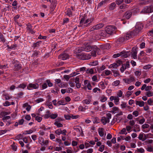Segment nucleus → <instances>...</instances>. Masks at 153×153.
<instances>
[{
  "label": "nucleus",
  "instance_id": "1",
  "mask_svg": "<svg viewBox=\"0 0 153 153\" xmlns=\"http://www.w3.org/2000/svg\"><path fill=\"white\" fill-rule=\"evenodd\" d=\"M92 49L96 50L97 51L100 50V49L97 46L93 45L89 43L85 44L82 47H79L76 49V51L78 53L83 51L89 52Z\"/></svg>",
  "mask_w": 153,
  "mask_h": 153
},
{
  "label": "nucleus",
  "instance_id": "2",
  "mask_svg": "<svg viewBox=\"0 0 153 153\" xmlns=\"http://www.w3.org/2000/svg\"><path fill=\"white\" fill-rule=\"evenodd\" d=\"M134 32L133 31L128 32L127 33L125 36L124 37L120 38H119V41L120 42H123L125 40H128L129 39L136 36Z\"/></svg>",
  "mask_w": 153,
  "mask_h": 153
},
{
  "label": "nucleus",
  "instance_id": "3",
  "mask_svg": "<svg viewBox=\"0 0 153 153\" xmlns=\"http://www.w3.org/2000/svg\"><path fill=\"white\" fill-rule=\"evenodd\" d=\"M92 19H86L83 18L80 22V25L82 27H87L93 21Z\"/></svg>",
  "mask_w": 153,
  "mask_h": 153
},
{
  "label": "nucleus",
  "instance_id": "4",
  "mask_svg": "<svg viewBox=\"0 0 153 153\" xmlns=\"http://www.w3.org/2000/svg\"><path fill=\"white\" fill-rule=\"evenodd\" d=\"M143 27V25L142 23L138 22L137 23L135 28L133 31L134 32L135 34L137 36L140 32L142 29Z\"/></svg>",
  "mask_w": 153,
  "mask_h": 153
},
{
  "label": "nucleus",
  "instance_id": "5",
  "mask_svg": "<svg viewBox=\"0 0 153 153\" xmlns=\"http://www.w3.org/2000/svg\"><path fill=\"white\" fill-rule=\"evenodd\" d=\"M116 27L112 25L108 26L105 28V32L108 34L112 35L114 32Z\"/></svg>",
  "mask_w": 153,
  "mask_h": 153
},
{
  "label": "nucleus",
  "instance_id": "6",
  "mask_svg": "<svg viewBox=\"0 0 153 153\" xmlns=\"http://www.w3.org/2000/svg\"><path fill=\"white\" fill-rule=\"evenodd\" d=\"M153 12V7L152 5L150 6H146L144 7L141 11L143 13H149Z\"/></svg>",
  "mask_w": 153,
  "mask_h": 153
},
{
  "label": "nucleus",
  "instance_id": "7",
  "mask_svg": "<svg viewBox=\"0 0 153 153\" xmlns=\"http://www.w3.org/2000/svg\"><path fill=\"white\" fill-rule=\"evenodd\" d=\"M77 57L79 59L84 60L89 59L91 58V56L90 54H82L80 53L77 54Z\"/></svg>",
  "mask_w": 153,
  "mask_h": 153
},
{
  "label": "nucleus",
  "instance_id": "8",
  "mask_svg": "<svg viewBox=\"0 0 153 153\" xmlns=\"http://www.w3.org/2000/svg\"><path fill=\"white\" fill-rule=\"evenodd\" d=\"M8 114L6 112H2L0 114V116H3L4 117L2 118V120L4 122H6L9 121L10 119V117L9 116H6Z\"/></svg>",
  "mask_w": 153,
  "mask_h": 153
},
{
  "label": "nucleus",
  "instance_id": "9",
  "mask_svg": "<svg viewBox=\"0 0 153 153\" xmlns=\"http://www.w3.org/2000/svg\"><path fill=\"white\" fill-rule=\"evenodd\" d=\"M128 56V55L127 53L125 51H123L120 52V53L114 54L113 55V57L114 58H116L120 56H121V57L126 58Z\"/></svg>",
  "mask_w": 153,
  "mask_h": 153
},
{
  "label": "nucleus",
  "instance_id": "10",
  "mask_svg": "<svg viewBox=\"0 0 153 153\" xmlns=\"http://www.w3.org/2000/svg\"><path fill=\"white\" fill-rule=\"evenodd\" d=\"M39 85L37 83H30L27 86V88L29 90H32L33 89L38 88Z\"/></svg>",
  "mask_w": 153,
  "mask_h": 153
},
{
  "label": "nucleus",
  "instance_id": "11",
  "mask_svg": "<svg viewBox=\"0 0 153 153\" xmlns=\"http://www.w3.org/2000/svg\"><path fill=\"white\" fill-rule=\"evenodd\" d=\"M123 81L126 83L129 84L131 82L135 81V79L134 77L131 76L128 78H124Z\"/></svg>",
  "mask_w": 153,
  "mask_h": 153
},
{
  "label": "nucleus",
  "instance_id": "12",
  "mask_svg": "<svg viewBox=\"0 0 153 153\" xmlns=\"http://www.w3.org/2000/svg\"><path fill=\"white\" fill-rule=\"evenodd\" d=\"M98 133L100 137L105 136L106 134L104 129L103 128H99L98 130Z\"/></svg>",
  "mask_w": 153,
  "mask_h": 153
},
{
  "label": "nucleus",
  "instance_id": "13",
  "mask_svg": "<svg viewBox=\"0 0 153 153\" xmlns=\"http://www.w3.org/2000/svg\"><path fill=\"white\" fill-rule=\"evenodd\" d=\"M107 85L108 83L106 82L101 81L98 84L99 87L102 90L104 89L105 88L106 86Z\"/></svg>",
  "mask_w": 153,
  "mask_h": 153
},
{
  "label": "nucleus",
  "instance_id": "14",
  "mask_svg": "<svg viewBox=\"0 0 153 153\" xmlns=\"http://www.w3.org/2000/svg\"><path fill=\"white\" fill-rule=\"evenodd\" d=\"M137 48H133L131 52V56L134 59L137 58Z\"/></svg>",
  "mask_w": 153,
  "mask_h": 153
},
{
  "label": "nucleus",
  "instance_id": "15",
  "mask_svg": "<svg viewBox=\"0 0 153 153\" xmlns=\"http://www.w3.org/2000/svg\"><path fill=\"white\" fill-rule=\"evenodd\" d=\"M104 26V24L103 23H100L97 25L94 26L91 29V30H96L100 29Z\"/></svg>",
  "mask_w": 153,
  "mask_h": 153
},
{
  "label": "nucleus",
  "instance_id": "16",
  "mask_svg": "<svg viewBox=\"0 0 153 153\" xmlns=\"http://www.w3.org/2000/svg\"><path fill=\"white\" fill-rule=\"evenodd\" d=\"M31 116L32 117L35 118V120H37L38 122H40L42 120V118L41 117L38 116H36V114L35 113L32 114Z\"/></svg>",
  "mask_w": 153,
  "mask_h": 153
},
{
  "label": "nucleus",
  "instance_id": "17",
  "mask_svg": "<svg viewBox=\"0 0 153 153\" xmlns=\"http://www.w3.org/2000/svg\"><path fill=\"white\" fill-rule=\"evenodd\" d=\"M146 135L143 133L141 132L139 134L138 138L140 140L144 141L146 139V136H145Z\"/></svg>",
  "mask_w": 153,
  "mask_h": 153
},
{
  "label": "nucleus",
  "instance_id": "18",
  "mask_svg": "<svg viewBox=\"0 0 153 153\" xmlns=\"http://www.w3.org/2000/svg\"><path fill=\"white\" fill-rule=\"evenodd\" d=\"M59 57L62 60H65L68 58V54L63 53L60 55Z\"/></svg>",
  "mask_w": 153,
  "mask_h": 153
},
{
  "label": "nucleus",
  "instance_id": "19",
  "mask_svg": "<svg viewBox=\"0 0 153 153\" xmlns=\"http://www.w3.org/2000/svg\"><path fill=\"white\" fill-rule=\"evenodd\" d=\"M132 15V12L131 11H128L126 12L124 16V17L126 19H129L131 16Z\"/></svg>",
  "mask_w": 153,
  "mask_h": 153
},
{
  "label": "nucleus",
  "instance_id": "20",
  "mask_svg": "<svg viewBox=\"0 0 153 153\" xmlns=\"http://www.w3.org/2000/svg\"><path fill=\"white\" fill-rule=\"evenodd\" d=\"M54 125H56L57 127H61L63 126V125L62 124L58 119H56L54 123Z\"/></svg>",
  "mask_w": 153,
  "mask_h": 153
},
{
  "label": "nucleus",
  "instance_id": "21",
  "mask_svg": "<svg viewBox=\"0 0 153 153\" xmlns=\"http://www.w3.org/2000/svg\"><path fill=\"white\" fill-rule=\"evenodd\" d=\"M101 121L103 125H105L106 123H108L109 122L108 119H107L105 117H102Z\"/></svg>",
  "mask_w": 153,
  "mask_h": 153
},
{
  "label": "nucleus",
  "instance_id": "22",
  "mask_svg": "<svg viewBox=\"0 0 153 153\" xmlns=\"http://www.w3.org/2000/svg\"><path fill=\"white\" fill-rule=\"evenodd\" d=\"M3 97L6 100H9L10 99H14V97L10 96L8 94H4L3 95Z\"/></svg>",
  "mask_w": 153,
  "mask_h": 153
},
{
  "label": "nucleus",
  "instance_id": "23",
  "mask_svg": "<svg viewBox=\"0 0 153 153\" xmlns=\"http://www.w3.org/2000/svg\"><path fill=\"white\" fill-rule=\"evenodd\" d=\"M136 104L137 105H139L140 107L143 106L144 105V102L143 101H136Z\"/></svg>",
  "mask_w": 153,
  "mask_h": 153
},
{
  "label": "nucleus",
  "instance_id": "24",
  "mask_svg": "<svg viewBox=\"0 0 153 153\" xmlns=\"http://www.w3.org/2000/svg\"><path fill=\"white\" fill-rule=\"evenodd\" d=\"M27 85L26 83H23L21 84H20L18 87H16V88H19L24 89L27 86Z\"/></svg>",
  "mask_w": 153,
  "mask_h": 153
},
{
  "label": "nucleus",
  "instance_id": "25",
  "mask_svg": "<svg viewBox=\"0 0 153 153\" xmlns=\"http://www.w3.org/2000/svg\"><path fill=\"white\" fill-rule=\"evenodd\" d=\"M120 109L116 107H114L112 108V110L111 112L113 114L118 113L119 112Z\"/></svg>",
  "mask_w": 153,
  "mask_h": 153
},
{
  "label": "nucleus",
  "instance_id": "26",
  "mask_svg": "<svg viewBox=\"0 0 153 153\" xmlns=\"http://www.w3.org/2000/svg\"><path fill=\"white\" fill-rule=\"evenodd\" d=\"M100 101L102 102H104L107 100V98L104 95H102L100 97Z\"/></svg>",
  "mask_w": 153,
  "mask_h": 153
},
{
  "label": "nucleus",
  "instance_id": "27",
  "mask_svg": "<svg viewBox=\"0 0 153 153\" xmlns=\"http://www.w3.org/2000/svg\"><path fill=\"white\" fill-rule=\"evenodd\" d=\"M100 50L98 51H97L96 50H93V51H91V56H93L95 57L96 56V52H97V53L98 54H100V53H99V51Z\"/></svg>",
  "mask_w": 153,
  "mask_h": 153
},
{
  "label": "nucleus",
  "instance_id": "28",
  "mask_svg": "<svg viewBox=\"0 0 153 153\" xmlns=\"http://www.w3.org/2000/svg\"><path fill=\"white\" fill-rule=\"evenodd\" d=\"M66 151L67 153H74V151L71 147L66 148Z\"/></svg>",
  "mask_w": 153,
  "mask_h": 153
},
{
  "label": "nucleus",
  "instance_id": "29",
  "mask_svg": "<svg viewBox=\"0 0 153 153\" xmlns=\"http://www.w3.org/2000/svg\"><path fill=\"white\" fill-rule=\"evenodd\" d=\"M116 4L115 3L113 2L109 5V9L110 10H112L114 9Z\"/></svg>",
  "mask_w": 153,
  "mask_h": 153
},
{
  "label": "nucleus",
  "instance_id": "30",
  "mask_svg": "<svg viewBox=\"0 0 153 153\" xmlns=\"http://www.w3.org/2000/svg\"><path fill=\"white\" fill-rule=\"evenodd\" d=\"M59 86L61 88H66L67 87L68 85L66 82H61L59 85Z\"/></svg>",
  "mask_w": 153,
  "mask_h": 153
},
{
  "label": "nucleus",
  "instance_id": "31",
  "mask_svg": "<svg viewBox=\"0 0 153 153\" xmlns=\"http://www.w3.org/2000/svg\"><path fill=\"white\" fill-rule=\"evenodd\" d=\"M140 4H141L146 5L148 4L149 3V0H140Z\"/></svg>",
  "mask_w": 153,
  "mask_h": 153
},
{
  "label": "nucleus",
  "instance_id": "32",
  "mask_svg": "<svg viewBox=\"0 0 153 153\" xmlns=\"http://www.w3.org/2000/svg\"><path fill=\"white\" fill-rule=\"evenodd\" d=\"M111 73V71L108 70H105L102 72V74L104 75L108 76Z\"/></svg>",
  "mask_w": 153,
  "mask_h": 153
},
{
  "label": "nucleus",
  "instance_id": "33",
  "mask_svg": "<svg viewBox=\"0 0 153 153\" xmlns=\"http://www.w3.org/2000/svg\"><path fill=\"white\" fill-rule=\"evenodd\" d=\"M153 67V65H148L143 66V69L144 70H148Z\"/></svg>",
  "mask_w": 153,
  "mask_h": 153
},
{
  "label": "nucleus",
  "instance_id": "34",
  "mask_svg": "<svg viewBox=\"0 0 153 153\" xmlns=\"http://www.w3.org/2000/svg\"><path fill=\"white\" fill-rule=\"evenodd\" d=\"M108 2L107 0H105L104 1H101L98 4V6L101 7L103 5L106 4Z\"/></svg>",
  "mask_w": 153,
  "mask_h": 153
},
{
  "label": "nucleus",
  "instance_id": "35",
  "mask_svg": "<svg viewBox=\"0 0 153 153\" xmlns=\"http://www.w3.org/2000/svg\"><path fill=\"white\" fill-rule=\"evenodd\" d=\"M147 123L151 124L153 122V117H150L148 118L147 120Z\"/></svg>",
  "mask_w": 153,
  "mask_h": 153
},
{
  "label": "nucleus",
  "instance_id": "36",
  "mask_svg": "<svg viewBox=\"0 0 153 153\" xmlns=\"http://www.w3.org/2000/svg\"><path fill=\"white\" fill-rule=\"evenodd\" d=\"M50 117L52 119H55L56 118L58 115L56 114H51L50 113Z\"/></svg>",
  "mask_w": 153,
  "mask_h": 153
},
{
  "label": "nucleus",
  "instance_id": "37",
  "mask_svg": "<svg viewBox=\"0 0 153 153\" xmlns=\"http://www.w3.org/2000/svg\"><path fill=\"white\" fill-rule=\"evenodd\" d=\"M50 113L49 111H47L46 113L44 115V117L45 119H47L50 117Z\"/></svg>",
  "mask_w": 153,
  "mask_h": 153
},
{
  "label": "nucleus",
  "instance_id": "38",
  "mask_svg": "<svg viewBox=\"0 0 153 153\" xmlns=\"http://www.w3.org/2000/svg\"><path fill=\"white\" fill-rule=\"evenodd\" d=\"M120 134H124L126 135L127 133L126 131V129L125 128H123L119 132Z\"/></svg>",
  "mask_w": 153,
  "mask_h": 153
},
{
  "label": "nucleus",
  "instance_id": "39",
  "mask_svg": "<svg viewBox=\"0 0 153 153\" xmlns=\"http://www.w3.org/2000/svg\"><path fill=\"white\" fill-rule=\"evenodd\" d=\"M146 95L148 97H150L153 96V92L151 91H148L146 93Z\"/></svg>",
  "mask_w": 153,
  "mask_h": 153
},
{
  "label": "nucleus",
  "instance_id": "40",
  "mask_svg": "<svg viewBox=\"0 0 153 153\" xmlns=\"http://www.w3.org/2000/svg\"><path fill=\"white\" fill-rule=\"evenodd\" d=\"M123 95V92L121 90H119L117 93V97H121Z\"/></svg>",
  "mask_w": 153,
  "mask_h": 153
},
{
  "label": "nucleus",
  "instance_id": "41",
  "mask_svg": "<svg viewBox=\"0 0 153 153\" xmlns=\"http://www.w3.org/2000/svg\"><path fill=\"white\" fill-rule=\"evenodd\" d=\"M21 68V66L19 64H17L14 65V69L16 70H18Z\"/></svg>",
  "mask_w": 153,
  "mask_h": 153
},
{
  "label": "nucleus",
  "instance_id": "42",
  "mask_svg": "<svg viewBox=\"0 0 153 153\" xmlns=\"http://www.w3.org/2000/svg\"><path fill=\"white\" fill-rule=\"evenodd\" d=\"M86 72L88 74H93L94 73L93 70L92 68H89L86 71Z\"/></svg>",
  "mask_w": 153,
  "mask_h": 153
},
{
  "label": "nucleus",
  "instance_id": "43",
  "mask_svg": "<svg viewBox=\"0 0 153 153\" xmlns=\"http://www.w3.org/2000/svg\"><path fill=\"white\" fill-rule=\"evenodd\" d=\"M120 81L119 80H116L113 82L112 83V85L114 86H117L120 84Z\"/></svg>",
  "mask_w": 153,
  "mask_h": 153
},
{
  "label": "nucleus",
  "instance_id": "44",
  "mask_svg": "<svg viewBox=\"0 0 153 153\" xmlns=\"http://www.w3.org/2000/svg\"><path fill=\"white\" fill-rule=\"evenodd\" d=\"M120 100L119 98L116 96L114 100V103L116 105H118L119 104Z\"/></svg>",
  "mask_w": 153,
  "mask_h": 153
},
{
  "label": "nucleus",
  "instance_id": "45",
  "mask_svg": "<svg viewBox=\"0 0 153 153\" xmlns=\"http://www.w3.org/2000/svg\"><path fill=\"white\" fill-rule=\"evenodd\" d=\"M66 103L64 100H59L57 102V106H59L61 105H64Z\"/></svg>",
  "mask_w": 153,
  "mask_h": 153
},
{
  "label": "nucleus",
  "instance_id": "46",
  "mask_svg": "<svg viewBox=\"0 0 153 153\" xmlns=\"http://www.w3.org/2000/svg\"><path fill=\"white\" fill-rule=\"evenodd\" d=\"M90 101L88 99H85L82 101V102L83 104H85L87 105L89 104L90 103Z\"/></svg>",
  "mask_w": 153,
  "mask_h": 153
},
{
  "label": "nucleus",
  "instance_id": "47",
  "mask_svg": "<svg viewBox=\"0 0 153 153\" xmlns=\"http://www.w3.org/2000/svg\"><path fill=\"white\" fill-rule=\"evenodd\" d=\"M66 15H68L69 17H70L72 15V12L71 10L68 9L67 10V11L65 12Z\"/></svg>",
  "mask_w": 153,
  "mask_h": 153
},
{
  "label": "nucleus",
  "instance_id": "48",
  "mask_svg": "<svg viewBox=\"0 0 153 153\" xmlns=\"http://www.w3.org/2000/svg\"><path fill=\"white\" fill-rule=\"evenodd\" d=\"M119 66V65L117 64L114 63L110 66V68H117V67Z\"/></svg>",
  "mask_w": 153,
  "mask_h": 153
},
{
  "label": "nucleus",
  "instance_id": "49",
  "mask_svg": "<svg viewBox=\"0 0 153 153\" xmlns=\"http://www.w3.org/2000/svg\"><path fill=\"white\" fill-rule=\"evenodd\" d=\"M38 139L39 143L42 145L44 140V138L42 137H39Z\"/></svg>",
  "mask_w": 153,
  "mask_h": 153
},
{
  "label": "nucleus",
  "instance_id": "50",
  "mask_svg": "<svg viewBox=\"0 0 153 153\" xmlns=\"http://www.w3.org/2000/svg\"><path fill=\"white\" fill-rule=\"evenodd\" d=\"M145 136H146V139L147 138H153V134L150 133L146 134Z\"/></svg>",
  "mask_w": 153,
  "mask_h": 153
},
{
  "label": "nucleus",
  "instance_id": "51",
  "mask_svg": "<svg viewBox=\"0 0 153 153\" xmlns=\"http://www.w3.org/2000/svg\"><path fill=\"white\" fill-rule=\"evenodd\" d=\"M145 118H143H143L140 119L139 121H138V123L139 124H143L145 122Z\"/></svg>",
  "mask_w": 153,
  "mask_h": 153
},
{
  "label": "nucleus",
  "instance_id": "52",
  "mask_svg": "<svg viewBox=\"0 0 153 153\" xmlns=\"http://www.w3.org/2000/svg\"><path fill=\"white\" fill-rule=\"evenodd\" d=\"M105 146L104 145H102L100 146L98 149V151L100 152H102L104 150Z\"/></svg>",
  "mask_w": 153,
  "mask_h": 153
},
{
  "label": "nucleus",
  "instance_id": "53",
  "mask_svg": "<svg viewBox=\"0 0 153 153\" xmlns=\"http://www.w3.org/2000/svg\"><path fill=\"white\" fill-rule=\"evenodd\" d=\"M64 117L66 120H70L71 119V115L68 114H65L64 115Z\"/></svg>",
  "mask_w": 153,
  "mask_h": 153
},
{
  "label": "nucleus",
  "instance_id": "54",
  "mask_svg": "<svg viewBox=\"0 0 153 153\" xmlns=\"http://www.w3.org/2000/svg\"><path fill=\"white\" fill-rule=\"evenodd\" d=\"M126 68V67L125 65H123L120 69V70L122 73H123Z\"/></svg>",
  "mask_w": 153,
  "mask_h": 153
},
{
  "label": "nucleus",
  "instance_id": "55",
  "mask_svg": "<svg viewBox=\"0 0 153 153\" xmlns=\"http://www.w3.org/2000/svg\"><path fill=\"white\" fill-rule=\"evenodd\" d=\"M3 105L4 106H8L11 105V103L8 101H6L5 102L3 103Z\"/></svg>",
  "mask_w": 153,
  "mask_h": 153
},
{
  "label": "nucleus",
  "instance_id": "56",
  "mask_svg": "<svg viewBox=\"0 0 153 153\" xmlns=\"http://www.w3.org/2000/svg\"><path fill=\"white\" fill-rule=\"evenodd\" d=\"M71 119H75L78 118L79 117V115H74L73 114H71Z\"/></svg>",
  "mask_w": 153,
  "mask_h": 153
},
{
  "label": "nucleus",
  "instance_id": "57",
  "mask_svg": "<svg viewBox=\"0 0 153 153\" xmlns=\"http://www.w3.org/2000/svg\"><path fill=\"white\" fill-rule=\"evenodd\" d=\"M44 100L43 98H38L35 101L37 103H39L40 102H42L44 101Z\"/></svg>",
  "mask_w": 153,
  "mask_h": 153
},
{
  "label": "nucleus",
  "instance_id": "58",
  "mask_svg": "<svg viewBox=\"0 0 153 153\" xmlns=\"http://www.w3.org/2000/svg\"><path fill=\"white\" fill-rule=\"evenodd\" d=\"M135 75L136 76H139L141 74V71H136L134 73Z\"/></svg>",
  "mask_w": 153,
  "mask_h": 153
},
{
  "label": "nucleus",
  "instance_id": "59",
  "mask_svg": "<svg viewBox=\"0 0 153 153\" xmlns=\"http://www.w3.org/2000/svg\"><path fill=\"white\" fill-rule=\"evenodd\" d=\"M92 79L93 81L97 82L98 80L97 79V77L96 75H94L92 77Z\"/></svg>",
  "mask_w": 153,
  "mask_h": 153
},
{
  "label": "nucleus",
  "instance_id": "60",
  "mask_svg": "<svg viewBox=\"0 0 153 153\" xmlns=\"http://www.w3.org/2000/svg\"><path fill=\"white\" fill-rule=\"evenodd\" d=\"M50 142L48 140H44L43 144L42 146L47 145Z\"/></svg>",
  "mask_w": 153,
  "mask_h": 153
},
{
  "label": "nucleus",
  "instance_id": "61",
  "mask_svg": "<svg viewBox=\"0 0 153 153\" xmlns=\"http://www.w3.org/2000/svg\"><path fill=\"white\" fill-rule=\"evenodd\" d=\"M61 130L60 128H59L56 130L55 131V133L59 135H60L61 134Z\"/></svg>",
  "mask_w": 153,
  "mask_h": 153
},
{
  "label": "nucleus",
  "instance_id": "62",
  "mask_svg": "<svg viewBox=\"0 0 153 153\" xmlns=\"http://www.w3.org/2000/svg\"><path fill=\"white\" fill-rule=\"evenodd\" d=\"M149 127V125L147 124H144L142 126V128L143 129L147 128Z\"/></svg>",
  "mask_w": 153,
  "mask_h": 153
},
{
  "label": "nucleus",
  "instance_id": "63",
  "mask_svg": "<svg viewBox=\"0 0 153 153\" xmlns=\"http://www.w3.org/2000/svg\"><path fill=\"white\" fill-rule=\"evenodd\" d=\"M84 145L85 146V147L86 149H87L88 147H91V145L89 143H88L87 142H85Z\"/></svg>",
  "mask_w": 153,
  "mask_h": 153
},
{
  "label": "nucleus",
  "instance_id": "64",
  "mask_svg": "<svg viewBox=\"0 0 153 153\" xmlns=\"http://www.w3.org/2000/svg\"><path fill=\"white\" fill-rule=\"evenodd\" d=\"M78 143L77 142L73 140L71 142V145L73 146H75L77 145Z\"/></svg>",
  "mask_w": 153,
  "mask_h": 153
}]
</instances>
